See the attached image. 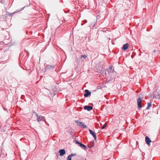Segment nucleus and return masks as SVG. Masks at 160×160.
Masks as SVG:
<instances>
[{
    "label": "nucleus",
    "mask_w": 160,
    "mask_h": 160,
    "mask_svg": "<svg viewBox=\"0 0 160 160\" xmlns=\"http://www.w3.org/2000/svg\"><path fill=\"white\" fill-rule=\"evenodd\" d=\"M78 145L81 147H83L85 149L87 148L86 146L83 144H82L81 142H80V143H79Z\"/></svg>",
    "instance_id": "obj_13"
},
{
    "label": "nucleus",
    "mask_w": 160,
    "mask_h": 160,
    "mask_svg": "<svg viewBox=\"0 0 160 160\" xmlns=\"http://www.w3.org/2000/svg\"><path fill=\"white\" fill-rule=\"evenodd\" d=\"M33 113L35 115V116H36V117L37 118H38V117H39L38 116V114L36 112H35L34 111H33Z\"/></svg>",
    "instance_id": "obj_18"
},
{
    "label": "nucleus",
    "mask_w": 160,
    "mask_h": 160,
    "mask_svg": "<svg viewBox=\"0 0 160 160\" xmlns=\"http://www.w3.org/2000/svg\"><path fill=\"white\" fill-rule=\"evenodd\" d=\"M85 160H87L86 159H85Z\"/></svg>",
    "instance_id": "obj_26"
},
{
    "label": "nucleus",
    "mask_w": 160,
    "mask_h": 160,
    "mask_svg": "<svg viewBox=\"0 0 160 160\" xmlns=\"http://www.w3.org/2000/svg\"><path fill=\"white\" fill-rule=\"evenodd\" d=\"M94 142L93 141H92L91 142V143L90 144V147L91 148L92 147H93L94 146Z\"/></svg>",
    "instance_id": "obj_14"
},
{
    "label": "nucleus",
    "mask_w": 160,
    "mask_h": 160,
    "mask_svg": "<svg viewBox=\"0 0 160 160\" xmlns=\"http://www.w3.org/2000/svg\"><path fill=\"white\" fill-rule=\"evenodd\" d=\"M60 153V156H62L65 154V150L64 149H60L59 151Z\"/></svg>",
    "instance_id": "obj_7"
},
{
    "label": "nucleus",
    "mask_w": 160,
    "mask_h": 160,
    "mask_svg": "<svg viewBox=\"0 0 160 160\" xmlns=\"http://www.w3.org/2000/svg\"><path fill=\"white\" fill-rule=\"evenodd\" d=\"M75 122L79 126H80L81 125V124H82V122H79L78 120H75Z\"/></svg>",
    "instance_id": "obj_15"
},
{
    "label": "nucleus",
    "mask_w": 160,
    "mask_h": 160,
    "mask_svg": "<svg viewBox=\"0 0 160 160\" xmlns=\"http://www.w3.org/2000/svg\"><path fill=\"white\" fill-rule=\"evenodd\" d=\"M87 57V56L86 55H81V58H83L84 59L86 58Z\"/></svg>",
    "instance_id": "obj_17"
},
{
    "label": "nucleus",
    "mask_w": 160,
    "mask_h": 160,
    "mask_svg": "<svg viewBox=\"0 0 160 160\" xmlns=\"http://www.w3.org/2000/svg\"><path fill=\"white\" fill-rule=\"evenodd\" d=\"M156 52V51L155 50H154L153 51V53H155V52Z\"/></svg>",
    "instance_id": "obj_23"
},
{
    "label": "nucleus",
    "mask_w": 160,
    "mask_h": 160,
    "mask_svg": "<svg viewBox=\"0 0 160 160\" xmlns=\"http://www.w3.org/2000/svg\"><path fill=\"white\" fill-rule=\"evenodd\" d=\"M89 132L90 133L92 134L95 140H96L97 137L96 134L91 130L89 129Z\"/></svg>",
    "instance_id": "obj_6"
},
{
    "label": "nucleus",
    "mask_w": 160,
    "mask_h": 160,
    "mask_svg": "<svg viewBox=\"0 0 160 160\" xmlns=\"http://www.w3.org/2000/svg\"><path fill=\"white\" fill-rule=\"evenodd\" d=\"M106 126H107V124H106L103 125L101 128L102 129H103L104 128H105V127Z\"/></svg>",
    "instance_id": "obj_19"
},
{
    "label": "nucleus",
    "mask_w": 160,
    "mask_h": 160,
    "mask_svg": "<svg viewBox=\"0 0 160 160\" xmlns=\"http://www.w3.org/2000/svg\"><path fill=\"white\" fill-rule=\"evenodd\" d=\"M74 142L78 144V145H79V143H80L79 142H78V141H77V140H75Z\"/></svg>",
    "instance_id": "obj_20"
},
{
    "label": "nucleus",
    "mask_w": 160,
    "mask_h": 160,
    "mask_svg": "<svg viewBox=\"0 0 160 160\" xmlns=\"http://www.w3.org/2000/svg\"><path fill=\"white\" fill-rule=\"evenodd\" d=\"M70 133H71V134L72 135V134H73V132H71Z\"/></svg>",
    "instance_id": "obj_25"
},
{
    "label": "nucleus",
    "mask_w": 160,
    "mask_h": 160,
    "mask_svg": "<svg viewBox=\"0 0 160 160\" xmlns=\"http://www.w3.org/2000/svg\"><path fill=\"white\" fill-rule=\"evenodd\" d=\"M76 154H71L70 155H69L67 158L68 160H71L72 157L73 156L75 155Z\"/></svg>",
    "instance_id": "obj_11"
},
{
    "label": "nucleus",
    "mask_w": 160,
    "mask_h": 160,
    "mask_svg": "<svg viewBox=\"0 0 160 160\" xmlns=\"http://www.w3.org/2000/svg\"><path fill=\"white\" fill-rule=\"evenodd\" d=\"M81 125L84 128H87V126L85 125L84 123L82 122Z\"/></svg>",
    "instance_id": "obj_16"
},
{
    "label": "nucleus",
    "mask_w": 160,
    "mask_h": 160,
    "mask_svg": "<svg viewBox=\"0 0 160 160\" xmlns=\"http://www.w3.org/2000/svg\"><path fill=\"white\" fill-rule=\"evenodd\" d=\"M45 67L47 69H49L54 68V66L53 65H50L48 64H47L45 66Z\"/></svg>",
    "instance_id": "obj_10"
},
{
    "label": "nucleus",
    "mask_w": 160,
    "mask_h": 160,
    "mask_svg": "<svg viewBox=\"0 0 160 160\" xmlns=\"http://www.w3.org/2000/svg\"><path fill=\"white\" fill-rule=\"evenodd\" d=\"M141 98L139 97L137 100L138 107V109H140L142 107L141 105Z\"/></svg>",
    "instance_id": "obj_2"
},
{
    "label": "nucleus",
    "mask_w": 160,
    "mask_h": 160,
    "mask_svg": "<svg viewBox=\"0 0 160 160\" xmlns=\"http://www.w3.org/2000/svg\"><path fill=\"white\" fill-rule=\"evenodd\" d=\"M84 108L85 110H87L88 111H90L93 108L92 106H85L84 107Z\"/></svg>",
    "instance_id": "obj_5"
},
{
    "label": "nucleus",
    "mask_w": 160,
    "mask_h": 160,
    "mask_svg": "<svg viewBox=\"0 0 160 160\" xmlns=\"http://www.w3.org/2000/svg\"><path fill=\"white\" fill-rule=\"evenodd\" d=\"M85 93L84 94V96L85 97H87L88 96L90 95L91 94V92L89 91L88 90L86 89L85 90Z\"/></svg>",
    "instance_id": "obj_4"
},
{
    "label": "nucleus",
    "mask_w": 160,
    "mask_h": 160,
    "mask_svg": "<svg viewBox=\"0 0 160 160\" xmlns=\"http://www.w3.org/2000/svg\"><path fill=\"white\" fill-rule=\"evenodd\" d=\"M84 22L85 23H86V22H87V21L86 20H84Z\"/></svg>",
    "instance_id": "obj_22"
},
{
    "label": "nucleus",
    "mask_w": 160,
    "mask_h": 160,
    "mask_svg": "<svg viewBox=\"0 0 160 160\" xmlns=\"http://www.w3.org/2000/svg\"><path fill=\"white\" fill-rule=\"evenodd\" d=\"M37 119L38 122H39L41 121H45V118L42 116H40L39 117H38L37 118Z\"/></svg>",
    "instance_id": "obj_8"
},
{
    "label": "nucleus",
    "mask_w": 160,
    "mask_h": 160,
    "mask_svg": "<svg viewBox=\"0 0 160 160\" xmlns=\"http://www.w3.org/2000/svg\"><path fill=\"white\" fill-rule=\"evenodd\" d=\"M128 43L124 44L122 48V49L123 50L125 51L128 49Z\"/></svg>",
    "instance_id": "obj_9"
},
{
    "label": "nucleus",
    "mask_w": 160,
    "mask_h": 160,
    "mask_svg": "<svg viewBox=\"0 0 160 160\" xmlns=\"http://www.w3.org/2000/svg\"><path fill=\"white\" fill-rule=\"evenodd\" d=\"M115 72V71H114V69H112V72Z\"/></svg>",
    "instance_id": "obj_24"
},
{
    "label": "nucleus",
    "mask_w": 160,
    "mask_h": 160,
    "mask_svg": "<svg viewBox=\"0 0 160 160\" xmlns=\"http://www.w3.org/2000/svg\"><path fill=\"white\" fill-rule=\"evenodd\" d=\"M145 141L147 145H150V142H151V141L148 136H146L145 137Z\"/></svg>",
    "instance_id": "obj_3"
},
{
    "label": "nucleus",
    "mask_w": 160,
    "mask_h": 160,
    "mask_svg": "<svg viewBox=\"0 0 160 160\" xmlns=\"http://www.w3.org/2000/svg\"><path fill=\"white\" fill-rule=\"evenodd\" d=\"M153 98L157 99H159L160 98V91L159 90L157 89L154 92Z\"/></svg>",
    "instance_id": "obj_1"
},
{
    "label": "nucleus",
    "mask_w": 160,
    "mask_h": 160,
    "mask_svg": "<svg viewBox=\"0 0 160 160\" xmlns=\"http://www.w3.org/2000/svg\"><path fill=\"white\" fill-rule=\"evenodd\" d=\"M152 106V103L151 102L148 103V106L146 108V109L148 110L150 109V107Z\"/></svg>",
    "instance_id": "obj_12"
},
{
    "label": "nucleus",
    "mask_w": 160,
    "mask_h": 160,
    "mask_svg": "<svg viewBox=\"0 0 160 160\" xmlns=\"http://www.w3.org/2000/svg\"><path fill=\"white\" fill-rule=\"evenodd\" d=\"M25 50V52H27V55L28 56L29 55V52L28 51L26 50Z\"/></svg>",
    "instance_id": "obj_21"
}]
</instances>
